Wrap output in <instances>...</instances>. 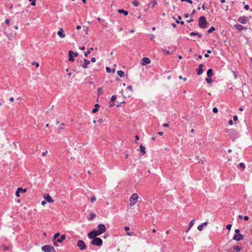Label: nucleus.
<instances>
[{"label": "nucleus", "instance_id": "nucleus-54", "mask_svg": "<svg viewBox=\"0 0 252 252\" xmlns=\"http://www.w3.org/2000/svg\"><path fill=\"white\" fill-rule=\"evenodd\" d=\"M196 35H197L198 37V38H199L202 37V35L199 33L196 32Z\"/></svg>", "mask_w": 252, "mask_h": 252}, {"label": "nucleus", "instance_id": "nucleus-6", "mask_svg": "<svg viewBox=\"0 0 252 252\" xmlns=\"http://www.w3.org/2000/svg\"><path fill=\"white\" fill-rule=\"evenodd\" d=\"M100 235V234L98 232L97 230L94 229L88 234V237L90 239H94V238H97L96 236Z\"/></svg>", "mask_w": 252, "mask_h": 252}, {"label": "nucleus", "instance_id": "nucleus-24", "mask_svg": "<svg viewBox=\"0 0 252 252\" xmlns=\"http://www.w3.org/2000/svg\"><path fill=\"white\" fill-rule=\"evenodd\" d=\"M118 12L119 13H120V14H121V13H123L125 15H128V11H126V10H124V9H119V10H118Z\"/></svg>", "mask_w": 252, "mask_h": 252}, {"label": "nucleus", "instance_id": "nucleus-37", "mask_svg": "<svg viewBox=\"0 0 252 252\" xmlns=\"http://www.w3.org/2000/svg\"><path fill=\"white\" fill-rule=\"evenodd\" d=\"M126 235H128V236H131L134 235V233L133 232L131 231V232H127L126 233Z\"/></svg>", "mask_w": 252, "mask_h": 252}, {"label": "nucleus", "instance_id": "nucleus-38", "mask_svg": "<svg viewBox=\"0 0 252 252\" xmlns=\"http://www.w3.org/2000/svg\"><path fill=\"white\" fill-rule=\"evenodd\" d=\"M64 125V124L63 123H62L61 124H60L59 126V128L60 129H63L64 128L63 127V126Z\"/></svg>", "mask_w": 252, "mask_h": 252}, {"label": "nucleus", "instance_id": "nucleus-41", "mask_svg": "<svg viewBox=\"0 0 252 252\" xmlns=\"http://www.w3.org/2000/svg\"><path fill=\"white\" fill-rule=\"evenodd\" d=\"M182 1H187L190 4L192 3V1L191 0H181Z\"/></svg>", "mask_w": 252, "mask_h": 252}, {"label": "nucleus", "instance_id": "nucleus-2", "mask_svg": "<svg viewBox=\"0 0 252 252\" xmlns=\"http://www.w3.org/2000/svg\"><path fill=\"white\" fill-rule=\"evenodd\" d=\"M138 196L137 194L136 193H133L131 195L130 198V206H133L135 205L136 203V202L137 201L138 199Z\"/></svg>", "mask_w": 252, "mask_h": 252}, {"label": "nucleus", "instance_id": "nucleus-42", "mask_svg": "<svg viewBox=\"0 0 252 252\" xmlns=\"http://www.w3.org/2000/svg\"><path fill=\"white\" fill-rule=\"evenodd\" d=\"M231 224H229L226 225V227L228 230H230L231 229Z\"/></svg>", "mask_w": 252, "mask_h": 252}, {"label": "nucleus", "instance_id": "nucleus-53", "mask_svg": "<svg viewBox=\"0 0 252 252\" xmlns=\"http://www.w3.org/2000/svg\"><path fill=\"white\" fill-rule=\"evenodd\" d=\"M235 234H240V230L238 229H236L235 230Z\"/></svg>", "mask_w": 252, "mask_h": 252}, {"label": "nucleus", "instance_id": "nucleus-22", "mask_svg": "<svg viewBox=\"0 0 252 252\" xmlns=\"http://www.w3.org/2000/svg\"><path fill=\"white\" fill-rule=\"evenodd\" d=\"M95 216H96V215H95V214H94L93 213H91L89 215L88 219L89 220H92L93 219H94L95 217Z\"/></svg>", "mask_w": 252, "mask_h": 252}, {"label": "nucleus", "instance_id": "nucleus-57", "mask_svg": "<svg viewBox=\"0 0 252 252\" xmlns=\"http://www.w3.org/2000/svg\"><path fill=\"white\" fill-rule=\"evenodd\" d=\"M95 61H96V59H95V58H94H94H92L91 59V62H93V63H94V62H95Z\"/></svg>", "mask_w": 252, "mask_h": 252}, {"label": "nucleus", "instance_id": "nucleus-64", "mask_svg": "<svg viewBox=\"0 0 252 252\" xmlns=\"http://www.w3.org/2000/svg\"><path fill=\"white\" fill-rule=\"evenodd\" d=\"M228 123L230 125H232L233 124V121L232 120H230L228 121Z\"/></svg>", "mask_w": 252, "mask_h": 252}, {"label": "nucleus", "instance_id": "nucleus-26", "mask_svg": "<svg viewBox=\"0 0 252 252\" xmlns=\"http://www.w3.org/2000/svg\"><path fill=\"white\" fill-rule=\"evenodd\" d=\"M234 251L233 252H237L241 250V248L239 246H235L233 247Z\"/></svg>", "mask_w": 252, "mask_h": 252}, {"label": "nucleus", "instance_id": "nucleus-25", "mask_svg": "<svg viewBox=\"0 0 252 252\" xmlns=\"http://www.w3.org/2000/svg\"><path fill=\"white\" fill-rule=\"evenodd\" d=\"M94 50V48L93 47L90 48L88 51L85 52L84 55L85 57H87L89 54H90L91 52Z\"/></svg>", "mask_w": 252, "mask_h": 252}, {"label": "nucleus", "instance_id": "nucleus-31", "mask_svg": "<svg viewBox=\"0 0 252 252\" xmlns=\"http://www.w3.org/2000/svg\"><path fill=\"white\" fill-rule=\"evenodd\" d=\"M152 5V8L154 7L157 4V2L156 0H154L152 1L151 3H149V5Z\"/></svg>", "mask_w": 252, "mask_h": 252}, {"label": "nucleus", "instance_id": "nucleus-9", "mask_svg": "<svg viewBox=\"0 0 252 252\" xmlns=\"http://www.w3.org/2000/svg\"><path fill=\"white\" fill-rule=\"evenodd\" d=\"M226 132H228L231 137H234L235 138L238 137V133L235 129H229L227 130Z\"/></svg>", "mask_w": 252, "mask_h": 252}, {"label": "nucleus", "instance_id": "nucleus-19", "mask_svg": "<svg viewBox=\"0 0 252 252\" xmlns=\"http://www.w3.org/2000/svg\"><path fill=\"white\" fill-rule=\"evenodd\" d=\"M208 224V222L206 221L203 223H202L201 224L199 225L197 227V229L199 231H201L203 229V227L204 226L207 225Z\"/></svg>", "mask_w": 252, "mask_h": 252}, {"label": "nucleus", "instance_id": "nucleus-11", "mask_svg": "<svg viewBox=\"0 0 252 252\" xmlns=\"http://www.w3.org/2000/svg\"><path fill=\"white\" fill-rule=\"evenodd\" d=\"M151 63V60L149 58L147 57H144L141 62L142 65H145L146 64H149Z\"/></svg>", "mask_w": 252, "mask_h": 252}, {"label": "nucleus", "instance_id": "nucleus-14", "mask_svg": "<svg viewBox=\"0 0 252 252\" xmlns=\"http://www.w3.org/2000/svg\"><path fill=\"white\" fill-rule=\"evenodd\" d=\"M234 27L236 28V29L238 30L239 31H241L243 30H246L247 29V28H246L245 27H244L240 24L235 25Z\"/></svg>", "mask_w": 252, "mask_h": 252}, {"label": "nucleus", "instance_id": "nucleus-50", "mask_svg": "<svg viewBox=\"0 0 252 252\" xmlns=\"http://www.w3.org/2000/svg\"><path fill=\"white\" fill-rule=\"evenodd\" d=\"M5 22L7 25H9L10 24V20L8 19H6Z\"/></svg>", "mask_w": 252, "mask_h": 252}, {"label": "nucleus", "instance_id": "nucleus-35", "mask_svg": "<svg viewBox=\"0 0 252 252\" xmlns=\"http://www.w3.org/2000/svg\"><path fill=\"white\" fill-rule=\"evenodd\" d=\"M30 1H32L31 5L32 6L35 5L36 4V0H29Z\"/></svg>", "mask_w": 252, "mask_h": 252}, {"label": "nucleus", "instance_id": "nucleus-23", "mask_svg": "<svg viewBox=\"0 0 252 252\" xmlns=\"http://www.w3.org/2000/svg\"><path fill=\"white\" fill-rule=\"evenodd\" d=\"M140 149L141 150L142 155H144L146 153L145 147L143 145H141L140 146Z\"/></svg>", "mask_w": 252, "mask_h": 252}, {"label": "nucleus", "instance_id": "nucleus-62", "mask_svg": "<svg viewBox=\"0 0 252 252\" xmlns=\"http://www.w3.org/2000/svg\"><path fill=\"white\" fill-rule=\"evenodd\" d=\"M47 153V151H46L45 152L42 153V155L44 157L46 155Z\"/></svg>", "mask_w": 252, "mask_h": 252}, {"label": "nucleus", "instance_id": "nucleus-20", "mask_svg": "<svg viewBox=\"0 0 252 252\" xmlns=\"http://www.w3.org/2000/svg\"><path fill=\"white\" fill-rule=\"evenodd\" d=\"M207 75L208 77L211 78L213 75V69H209L207 71Z\"/></svg>", "mask_w": 252, "mask_h": 252}, {"label": "nucleus", "instance_id": "nucleus-28", "mask_svg": "<svg viewBox=\"0 0 252 252\" xmlns=\"http://www.w3.org/2000/svg\"><path fill=\"white\" fill-rule=\"evenodd\" d=\"M106 71H107L108 73L114 72H115V68H113V69L112 70V69H111V68H110V67H106Z\"/></svg>", "mask_w": 252, "mask_h": 252}, {"label": "nucleus", "instance_id": "nucleus-30", "mask_svg": "<svg viewBox=\"0 0 252 252\" xmlns=\"http://www.w3.org/2000/svg\"><path fill=\"white\" fill-rule=\"evenodd\" d=\"M238 166L242 168V171H243L245 169V167H246L245 164L243 162L240 163L238 164Z\"/></svg>", "mask_w": 252, "mask_h": 252}, {"label": "nucleus", "instance_id": "nucleus-29", "mask_svg": "<svg viewBox=\"0 0 252 252\" xmlns=\"http://www.w3.org/2000/svg\"><path fill=\"white\" fill-rule=\"evenodd\" d=\"M215 31V28L214 27H211L207 31L208 33H212Z\"/></svg>", "mask_w": 252, "mask_h": 252}, {"label": "nucleus", "instance_id": "nucleus-48", "mask_svg": "<svg viewBox=\"0 0 252 252\" xmlns=\"http://www.w3.org/2000/svg\"><path fill=\"white\" fill-rule=\"evenodd\" d=\"M244 8L246 10H248L249 9V6L248 4H246L244 5Z\"/></svg>", "mask_w": 252, "mask_h": 252}, {"label": "nucleus", "instance_id": "nucleus-39", "mask_svg": "<svg viewBox=\"0 0 252 252\" xmlns=\"http://www.w3.org/2000/svg\"><path fill=\"white\" fill-rule=\"evenodd\" d=\"M60 233L59 232L56 233L54 236V239H56L58 236H60Z\"/></svg>", "mask_w": 252, "mask_h": 252}, {"label": "nucleus", "instance_id": "nucleus-63", "mask_svg": "<svg viewBox=\"0 0 252 252\" xmlns=\"http://www.w3.org/2000/svg\"><path fill=\"white\" fill-rule=\"evenodd\" d=\"M9 100L11 102H13L14 100V98L13 97H11L9 98Z\"/></svg>", "mask_w": 252, "mask_h": 252}, {"label": "nucleus", "instance_id": "nucleus-13", "mask_svg": "<svg viewBox=\"0 0 252 252\" xmlns=\"http://www.w3.org/2000/svg\"><path fill=\"white\" fill-rule=\"evenodd\" d=\"M44 198L47 202H49V203L54 202V200L51 198V197L48 194L45 195L44 196Z\"/></svg>", "mask_w": 252, "mask_h": 252}, {"label": "nucleus", "instance_id": "nucleus-43", "mask_svg": "<svg viewBox=\"0 0 252 252\" xmlns=\"http://www.w3.org/2000/svg\"><path fill=\"white\" fill-rule=\"evenodd\" d=\"M116 99V96L115 95H112L111 98V100L112 101H114Z\"/></svg>", "mask_w": 252, "mask_h": 252}, {"label": "nucleus", "instance_id": "nucleus-12", "mask_svg": "<svg viewBox=\"0 0 252 252\" xmlns=\"http://www.w3.org/2000/svg\"><path fill=\"white\" fill-rule=\"evenodd\" d=\"M20 192H26V189H23L22 188H18L17 189V191H16V193H15V195L17 197H19L20 196Z\"/></svg>", "mask_w": 252, "mask_h": 252}, {"label": "nucleus", "instance_id": "nucleus-8", "mask_svg": "<svg viewBox=\"0 0 252 252\" xmlns=\"http://www.w3.org/2000/svg\"><path fill=\"white\" fill-rule=\"evenodd\" d=\"M77 246L81 250H85L87 248L85 242L83 240H79L78 241Z\"/></svg>", "mask_w": 252, "mask_h": 252}, {"label": "nucleus", "instance_id": "nucleus-40", "mask_svg": "<svg viewBox=\"0 0 252 252\" xmlns=\"http://www.w3.org/2000/svg\"><path fill=\"white\" fill-rule=\"evenodd\" d=\"M218 108L217 107H214L213 108V112L214 113H216L218 112Z\"/></svg>", "mask_w": 252, "mask_h": 252}, {"label": "nucleus", "instance_id": "nucleus-4", "mask_svg": "<svg viewBox=\"0 0 252 252\" xmlns=\"http://www.w3.org/2000/svg\"><path fill=\"white\" fill-rule=\"evenodd\" d=\"M251 19V16H250L249 17L244 16H241L239 18L238 21L242 24H246L250 19Z\"/></svg>", "mask_w": 252, "mask_h": 252}, {"label": "nucleus", "instance_id": "nucleus-59", "mask_svg": "<svg viewBox=\"0 0 252 252\" xmlns=\"http://www.w3.org/2000/svg\"><path fill=\"white\" fill-rule=\"evenodd\" d=\"M46 202L47 201L46 200L42 201L41 202V205L44 206L46 203Z\"/></svg>", "mask_w": 252, "mask_h": 252}, {"label": "nucleus", "instance_id": "nucleus-44", "mask_svg": "<svg viewBox=\"0 0 252 252\" xmlns=\"http://www.w3.org/2000/svg\"><path fill=\"white\" fill-rule=\"evenodd\" d=\"M179 78L180 79H183L184 80V81H186L187 80V78H186V77L183 78L182 76H179Z\"/></svg>", "mask_w": 252, "mask_h": 252}, {"label": "nucleus", "instance_id": "nucleus-49", "mask_svg": "<svg viewBox=\"0 0 252 252\" xmlns=\"http://www.w3.org/2000/svg\"><path fill=\"white\" fill-rule=\"evenodd\" d=\"M32 64H35V65H36V67H38L39 66V63L37 62H34L32 63Z\"/></svg>", "mask_w": 252, "mask_h": 252}, {"label": "nucleus", "instance_id": "nucleus-5", "mask_svg": "<svg viewBox=\"0 0 252 252\" xmlns=\"http://www.w3.org/2000/svg\"><path fill=\"white\" fill-rule=\"evenodd\" d=\"M92 244L96 246H100L102 244V240L100 238H94L93 239Z\"/></svg>", "mask_w": 252, "mask_h": 252}, {"label": "nucleus", "instance_id": "nucleus-51", "mask_svg": "<svg viewBox=\"0 0 252 252\" xmlns=\"http://www.w3.org/2000/svg\"><path fill=\"white\" fill-rule=\"evenodd\" d=\"M162 126L164 127H167L169 126V124L167 123H165L163 124Z\"/></svg>", "mask_w": 252, "mask_h": 252}, {"label": "nucleus", "instance_id": "nucleus-46", "mask_svg": "<svg viewBox=\"0 0 252 252\" xmlns=\"http://www.w3.org/2000/svg\"><path fill=\"white\" fill-rule=\"evenodd\" d=\"M127 88L128 90H130L131 92L133 91L132 87L131 85L128 86Z\"/></svg>", "mask_w": 252, "mask_h": 252}, {"label": "nucleus", "instance_id": "nucleus-58", "mask_svg": "<svg viewBox=\"0 0 252 252\" xmlns=\"http://www.w3.org/2000/svg\"><path fill=\"white\" fill-rule=\"evenodd\" d=\"M130 229L129 227L128 226H125V230L126 231H128Z\"/></svg>", "mask_w": 252, "mask_h": 252}, {"label": "nucleus", "instance_id": "nucleus-27", "mask_svg": "<svg viewBox=\"0 0 252 252\" xmlns=\"http://www.w3.org/2000/svg\"><path fill=\"white\" fill-rule=\"evenodd\" d=\"M117 74L120 77H122L124 76L125 72L123 70H118L117 71Z\"/></svg>", "mask_w": 252, "mask_h": 252}, {"label": "nucleus", "instance_id": "nucleus-34", "mask_svg": "<svg viewBox=\"0 0 252 252\" xmlns=\"http://www.w3.org/2000/svg\"><path fill=\"white\" fill-rule=\"evenodd\" d=\"M193 224H194V220H192L189 223V228H190L193 226Z\"/></svg>", "mask_w": 252, "mask_h": 252}, {"label": "nucleus", "instance_id": "nucleus-47", "mask_svg": "<svg viewBox=\"0 0 252 252\" xmlns=\"http://www.w3.org/2000/svg\"><path fill=\"white\" fill-rule=\"evenodd\" d=\"M196 35V32H191L189 33V35L191 36Z\"/></svg>", "mask_w": 252, "mask_h": 252}, {"label": "nucleus", "instance_id": "nucleus-55", "mask_svg": "<svg viewBox=\"0 0 252 252\" xmlns=\"http://www.w3.org/2000/svg\"><path fill=\"white\" fill-rule=\"evenodd\" d=\"M249 218L248 216H245L244 217V219L245 220H248Z\"/></svg>", "mask_w": 252, "mask_h": 252}, {"label": "nucleus", "instance_id": "nucleus-18", "mask_svg": "<svg viewBox=\"0 0 252 252\" xmlns=\"http://www.w3.org/2000/svg\"><path fill=\"white\" fill-rule=\"evenodd\" d=\"M90 63V61L87 59L84 60V63L82 65L83 68H86L88 67V65Z\"/></svg>", "mask_w": 252, "mask_h": 252}, {"label": "nucleus", "instance_id": "nucleus-7", "mask_svg": "<svg viewBox=\"0 0 252 252\" xmlns=\"http://www.w3.org/2000/svg\"><path fill=\"white\" fill-rule=\"evenodd\" d=\"M97 231L100 234V235L104 232H105L106 230V228L105 226L103 224H99L97 225Z\"/></svg>", "mask_w": 252, "mask_h": 252}, {"label": "nucleus", "instance_id": "nucleus-36", "mask_svg": "<svg viewBox=\"0 0 252 252\" xmlns=\"http://www.w3.org/2000/svg\"><path fill=\"white\" fill-rule=\"evenodd\" d=\"M96 200V198L94 196L91 197L90 201L91 202H94Z\"/></svg>", "mask_w": 252, "mask_h": 252}, {"label": "nucleus", "instance_id": "nucleus-52", "mask_svg": "<svg viewBox=\"0 0 252 252\" xmlns=\"http://www.w3.org/2000/svg\"><path fill=\"white\" fill-rule=\"evenodd\" d=\"M196 10H195V9H193V10H192V13H191V14H190V16H193L194 15V14L196 13Z\"/></svg>", "mask_w": 252, "mask_h": 252}, {"label": "nucleus", "instance_id": "nucleus-1", "mask_svg": "<svg viewBox=\"0 0 252 252\" xmlns=\"http://www.w3.org/2000/svg\"><path fill=\"white\" fill-rule=\"evenodd\" d=\"M198 26L202 29H205L207 27V22L204 16H201L198 20Z\"/></svg>", "mask_w": 252, "mask_h": 252}, {"label": "nucleus", "instance_id": "nucleus-45", "mask_svg": "<svg viewBox=\"0 0 252 252\" xmlns=\"http://www.w3.org/2000/svg\"><path fill=\"white\" fill-rule=\"evenodd\" d=\"M97 111H98V109H97V108H95V107H94V108L93 109V110H92V112H93V113H96V112H97Z\"/></svg>", "mask_w": 252, "mask_h": 252}, {"label": "nucleus", "instance_id": "nucleus-3", "mask_svg": "<svg viewBox=\"0 0 252 252\" xmlns=\"http://www.w3.org/2000/svg\"><path fill=\"white\" fill-rule=\"evenodd\" d=\"M41 249L44 252H56L55 249L50 245H45L42 247Z\"/></svg>", "mask_w": 252, "mask_h": 252}, {"label": "nucleus", "instance_id": "nucleus-61", "mask_svg": "<svg viewBox=\"0 0 252 252\" xmlns=\"http://www.w3.org/2000/svg\"><path fill=\"white\" fill-rule=\"evenodd\" d=\"M79 49L81 50H84L85 49V46H81L79 47Z\"/></svg>", "mask_w": 252, "mask_h": 252}, {"label": "nucleus", "instance_id": "nucleus-60", "mask_svg": "<svg viewBox=\"0 0 252 252\" xmlns=\"http://www.w3.org/2000/svg\"><path fill=\"white\" fill-rule=\"evenodd\" d=\"M184 16L186 18H188V17H189V14H188V13H185L184 14Z\"/></svg>", "mask_w": 252, "mask_h": 252}, {"label": "nucleus", "instance_id": "nucleus-10", "mask_svg": "<svg viewBox=\"0 0 252 252\" xmlns=\"http://www.w3.org/2000/svg\"><path fill=\"white\" fill-rule=\"evenodd\" d=\"M244 238V235L241 234H235L233 237V239L236 241H239L240 240H243Z\"/></svg>", "mask_w": 252, "mask_h": 252}, {"label": "nucleus", "instance_id": "nucleus-21", "mask_svg": "<svg viewBox=\"0 0 252 252\" xmlns=\"http://www.w3.org/2000/svg\"><path fill=\"white\" fill-rule=\"evenodd\" d=\"M66 236L65 235H62L61 237L57 240V242L62 243L63 241L65 240Z\"/></svg>", "mask_w": 252, "mask_h": 252}, {"label": "nucleus", "instance_id": "nucleus-15", "mask_svg": "<svg viewBox=\"0 0 252 252\" xmlns=\"http://www.w3.org/2000/svg\"><path fill=\"white\" fill-rule=\"evenodd\" d=\"M203 64H199L198 68L197 69V75H200L202 74L203 72Z\"/></svg>", "mask_w": 252, "mask_h": 252}, {"label": "nucleus", "instance_id": "nucleus-32", "mask_svg": "<svg viewBox=\"0 0 252 252\" xmlns=\"http://www.w3.org/2000/svg\"><path fill=\"white\" fill-rule=\"evenodd\" d=\"M205 80L208 83H210L213 81V79H212L210 77H207V78H206Z\"/></svg>", "mask_w": 252, "mask_h": 252}, {"label": "nucleus", "instance_id": "nucleus-56", "mask_svg": "<svg viewBox=\"0 0 252 252\" xmlns=\"http://www.w3.org/2000/svg\"><path fill=\"white\" fill-rule=\"evenodd\" d=\"M238 120V117L237 116L235 115L233 116V120L236 121Z\"/></svg>", "mask_w": 252, "mask_h": 252}, {"label": "nucleus", "instance_id": "nucleus-17", "mask_svg": "<svg viewBox=\"0 0 252 252\" xmlns=\"http://www.w3.org/2000/svg\"><path fill=\"white\" fill-rule=\"evenodd\" d=\"M73 54H74V52L72 51L69 50L68 51L69 61L70 62H74L75 60L73 57Z\"/></svg>", "mask_w": 252, "mask_h": 252}, {"label": "nucleus", "instance_id": "nucleus-16", "mask_svg": "<svg viewBox=\"0 0 252 252\" xmlns=\"http://www.w3.org/2000/svg\"><path fill=\"white\" fill-rule=\"evenodd\" d=\"M57 34L58 36L61 38H64L65 36V34L64 33L63 30L62 28H60L59 31L57 32Z\"/></svg>", "mask_w": 252, "mask_h": 252}, {"label": "nucleus", "instance_id": "nucleus-33", "mask_svg": "<svg viewBox=\"0 0 252 252\" xmlns=\"http://www.w3.org/2000/svg\"><path fill=\"white\" fill-rule=\"evenodd\" d=\"M132 4L135 6H138L139 5V2L137 0L133 1L132 2Z\"/></svg>", "mask_w": 252, "mask_h": 252}]
</instances>
